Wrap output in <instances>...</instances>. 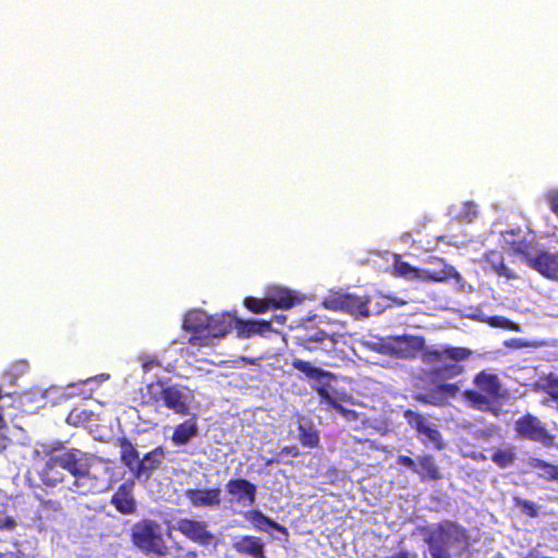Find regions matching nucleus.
<instances>
[{"label": "nucleus", "mask_w": 558, "mask_h": 558, "mask_svg": "<svg viewBox=\"0 0 558 558\" xmlns=\"http://www.w3.org/2000/svg\"><path fill=\"white\" fill-rule=\"evenodd\" d=\"M243 305L253 314H264L271 310L268 298L246 296L243 300Z\"/></svg>", "instance_id": "obj_36"}, {"label": "nucleus", "mask_w": 558, "mask_h": 558, "mask_svg": "<svg viewBox=\"0 0 558 558\" xmlns=\"http://www.w3.org/2000/svg\"><path fill=\"white\" fill-rule=\"evenodd\" d=\"M420 353L425 364L441 363V365L435 366L427 372L433 381L440 380L441 383L434 385L425 391L414 392L412 397L415 401L425 405L444 407L448 403L449 399H454L460 393L458 383H447L446 380L464 373L465 368L460 363L469 360L473 352L465 347L446 345L440 349L424 344V349Z\"/></svg>", "instance_id": "obj_1"}, {"label": "nucleus", "mask_w": 558, "mask_h": 558, "mask_svg": "<svg viewBox=\"0 0 558 558\" xmlns=\"http://www.w3.org/2000/svg\"><path fill=\"white\" fill-rule=\"evenodd\" d=\"M0 558H5V555L0 551Z\"/></svg>", "instance_id": "obj_52"}, {"label": "nucleus", "mask_w": 558, "mask_h": 558, "mask_svg": "<svg viewBox=\"0 0 558 558\" xmlns=\"http://www.w3.org/2000/svg\"><path fill=\"white\" fill-rule=\"evenodd\" d=\"M291 365L294 369L303 373L308 379H315V380L335 379V375L331 372L313 366L307 361L296 359V360L292 361Z\"/></svg>", "instance_id": "obj_29"}, {"label": "nucleus", "mask_w": 558, "mask_h": 558, "mask_svg": "<svg viewBox=\"0 0 558 558\" xmlns=\"http://www.w3.org/2000/svg\"><path fill=\"white\" fill-rule=\"evenodd\" d=\"M3 396H4V395H3L2 390L0 389V399H1Z\"/></svg>", "instance_id": "obj_53"}, {"label": "nucleus", "mask_w": 558, "mask_h": 558, "mask_svg": "<svg viewBox=\"0 0 558 558\" xmlns=\"http://www.w3.org/2000/svg\"><path fill=\"white\" fill-rule=\"evenodd\" d=\"M299 440L307 448H316L319 445V435L312 426L299 425Z\"/></svg>", "instance_id": "obj_33"}, {"label": "nucleus", "mask_w": 558, "mask_h": 558, "mask_svg": "<svg viewBox=\"0 0 558 558\" xmlns=\"http://www.w3.org/2000/svg\"><path fill=\"white\" fill-rule=\"evenodd\" d=\"M537 389L547 393L553 400L558 401V376L548 374L541 378V381L537 384Z\"/></svg>", "instance_id": "obj_35"}, {"label": "nucleus", "mask_w": 558, "mask_h": 558, "mask_svg": "<svg viewBox=\"0 0 558 558\" xmlns=\"http://www.w3.org/2000/svg\"><path fill=\"white\" fill-rule=\"evenodd\" d=\"M393 270L398 276L420 280L421 269L411 266L408 262L397 260L393 265Z\"/></svg>", "instance_id": "obj_37"}, {"label": "nucleus", "mask_w": 558, "mask_h": 558, "mask_svg": "<svg viewBox=\"0 0 558 558\" xmlns=\"http://www.w3.org/2000/svg\"><path fill=\"white\" fill-rule=\"evenodd\" d=\"M353 439H354L355 444H367L371 449H377V447L375 446V442L371 439H361V438H356V437H354Z\"/></svg>", "instance_id": "obj_47"}, {"label": "nucleus", "mask_w": 558, "mask_h": 558, "mask_svg": "<svg viewBox=\"0 0 558 558\" xmlns=\"http://www.w3.org/2000/svg\"><path fill=\"white\" fill-rule=\"evenodd\" d=\"M36 500L39 502L38 513L39 518L49 519L54 514L62 511V504L58 499L45 498L39 494L35 495Z\"/></svg>", "instance_id": "obj_31"}, {"label": "nucleus", "mask_w": 558, "mask_h": 558, "mask_svg": "<svg viewBox=\"0 0 558 558\" xmlns=\"http://www.w3.org/2000/svg\"><path fill=\"white\" fill-rule=\"evenodd\" d=\"M433 263L436 265L434 268L421 269L420 280L432 281V282H444L451 278L457 281H461V275L456 270L454 267L445 263L444 259L432 257Z\"/></svg>", "instance_id": "obj_19"}, {"label": "nucleus", "mask_w": 558, "mask_h": 558, "mask_svg": "<svg viewBox=\"0 0 558 558\" xmlns=\"http://www.w3.org/2000/svg\"><path fill=\"white\" fill-rule=\"evenodd\" d=\"M233 329L236 331L238 338L248 339L255 336H265L271 331L272 325L269 320H244L234 316Z\"/></svg>", "instance_id": "obj_21"}, {"label": "nucleus", "mask_w": 558, "mask_h": 558, "mask_svg": "<svg viewBox=\"0 0 558 558\" xmlns=\"http://www.w3.org/2000/svg\"><path fill=\"white\" fill-rule=\"evenodd\" d=\"M210 316L203 311H191L183 319L182 328L190 332L187 343L194 347H209L213 344Z\"/></svg>", "instance_id": "obj_9"}, {"label": "nucleus", "mask_w": 558, "mask_h": 558, "mask_svg": "<svg viewBox=\"0 0 558 558\" xmlns=\"http://www.w3.org/2000/svg\"><path fill=\"white\" fill-rule=\"evenodd\" d=\"M8 438L3 435H0V450H4L7 448Z\"/></svg>", "instance_id": "obj_48"}, {"label": "nucleus", "mask_w": 558, "mask_h": 558, "mask_svg": "<svg viewBox=\"0 0 558 558\" xmlns=\"http://www.w3.org/2000/svg\"><path fill=\"white\" fill-rule=\"evenodd\" d=\"M184 496L194 508H218L221 505V488H187Z\"/></svg>", "instance_id": "obj_15"}, {"label": "nucleus", "mask_w": 558, "mask_h": 558, "mask_svg": "<svg viewBox=\"0 0 558 558\" xmlns=\"http://www.w3.org/2000/svg\"><path fill=\"white\" fill-rule=\"evenodd\" d=\"M295 343L307 351H316L318 349L329 351L333 349L338 342L336 333L329 335L322 329L313 332L306 331L305 333L295 338Z\"/></svg>", "instance_id": "obj_14"}, {"label": "nucleus", "mask_w": 558, "mask_h": 558, "mask_svg": "<svg viewBox=\"0 0 558 558\" xmlns=\"http://www.w3.org/2000/svg\"><path fill=\"white\" fill-rule=\"evenodd\" d=\"M232 548L243 557L266 558L265 543L258 536H236L232 539Z\"/></svg>", "instance_id": "obj_20"}, {"label": "nucleus", "mask_w": 558, "mask_h": 558, "mask_svg": "<svg viewBox=\"0 0 558 558\" xmlns=\"http://www.w3.org/2000/svg\"><path fill=\"white\" fill-rule=\"evenodd\" d=\"M506 345L511 349H523L530 347V343L523 339H511L506 342Z\"/></svg>", "instance_id": "obj_46"}, {"label": "nucleus", "mask_w": 558, "mask_h": 558, "mask_svg": "<svg viewBox=\"0 0 558 558\" xmlns=\"http://www.w3.org/2000/svg\"><path fill=\"white\" fill-rule=\"evenodd\" d=\"M529 465L532 469L539 470L538 476L545 481L554 482L556 475V464L544 461L539 458H531L529 460Z\"/></svg>", "instance_id": "obj_32"}, {"label": "nucleus", "mask_w": 558, "mask_h": 558, "mask_svg": "<svg viewBox=\"0 0 558 558\" xmlns=\"http://www.w3.org/2000/svg\"><path fill=\"white\" fill-rule=\"evenodd\" d=\"M421 532L432 558L461 557L471 546L468 530L452 520H442L432 527H423Z\"/></svg>", "instance_id": "obj_3"}, {"label": "nucleus", "mask_w": 558, "mask_h": 558, "mask_svg": "<svg viewBox=\"0 0 558 558\" xmlns=\"http://www.w3.org/2000/svg\"><path fill=\"white\" fill-rule=\"evenodd\" d=\"M407 423L416 432L417 438L425 446L432 445L435 449L441 450L445 447L442 437L437 426L427 421V418L418 412L407 409L403 412Z\"/></svg>", "instance_id": "obj_11"}, {"label": "nucleus", "mask_w": 558, "mask_h": 558, "mask_svg": "<svg viewBox=\"0 0 558 558\" xmlns=\"http://www.w3.org/2000/svg\"><path fill=\"white\" fill-rule=\"evenodd\" d=\"M197 556H198V554H197V551H196V550H189V551L186 553V557H187V558H197Z\"/></svg>", "instance_id": "obj_50"}, {"label": "nucleus", "mask_w": 558, "mask_h": 558, "mask_svg": "<svg viewBox=\"0 0 558 558\" xmlns=\"http://www.w3.org/2000/svg\"><path fill=\"white\" fill-rule=\"evenodd\" d=\"M554 482H557V483H558V465H557V468H556V475H555V480H554Z\"/></svg>", "instance_id": "obj_51"}, {"label": "nucleus", "mask_w": 558, "mask_h": 558, "mask_svg": "<svg viewBox=\"0 0 558 558\" xmlns=\"http://www.w3.org/2000/svg\"><path fill=\"white\" fill-rule=\"evenodd\" d=\"M463 215L468 218L469 221H472L473 218L476 217V210L473 203L466 202L463 205Z\"/></svg>", "instance_id": "obj_45"}, {"label": "nucleus", "mask_w": 558, "mask_h": 558, "mask_svg": "<svg viewBox=\"0 0 558 558\" xmlns=\"http://www.w3.org/2000/svg\"><path fill=\"white\" fill-rule=\"evenodd\" d=\"M282 456H289V457H292V458H296V457L300 456V450H299L298 446H295V445L284 446L283 448H281L278 457L268 459L265 462V464L268 466V465H272V464H276V463H281L282 462V460H281Z\"/></svg>", "instance_id": "obj_40"}, {"label": "nucleus", "mask_w": 558, "mask_h": 558, "mask_svg": "<svg viewBox=\"0 0 558 558\" xmlns=\"http://www.w3.org/2000/svg\"><path fill=\"white\" fill-rule=\"evenodd\" d=\"M226 492L239 504L253 506L256 502L257 486L246 478L229 480Z\"/></svg>", "instance_id": "obj_16"}, {"label": "nucleus", "mask_w": 558, "mask_h": 558, "mask_svg": "<svg viewBox=\"0 0 558 558\" xmlns=\"http://www.w3.org/2000/svg\"><path fill=\"white\" fill-rule=\"evenodd\" d=\"M514 430L518 438L541 442L544 446H551L554 436H551L546 426L538 417L526 413L519 417L514 423Z\"/></svg>", "instance_id": "obj_12"}, {"label": "nucleus", "mask_w": 558, "mask_h": 558, "mask_svg": "<svg viewBox=\"0 0 558 558\" xmlns=\"http://www.w3.org/2000/svg\"><path fill=\"white\" fill-rule=\"evenodd\" d=\"M161 366V363L153 356H147L142 362V368L145 373L150 372L155 367Z\"/></svg>", "instance_id": "obj_43"}, {"label": "nucleus", "mask_w": 558, "mask_h": 558, "mask_svg": "<svg viewBox=\"0 0 558 558\" xmlns=\"http://www.w3.org/2000/svg\"><path fill=\"white\" fill-rule=\"evenodd\" d=\"M513 504L517 508L520 509V511L529 517V518H536L538 517V507L533 501L523 499L519 496L513 497Z\"/></svg>", "instance_id": "obj_39"}, {"label": "nucleus", "mask_w": 558, "mask_h": 558, "mask_svg": "<svg viewBox=\"0 0 558 558\" xmlns=\"http://www.w3.org/2000/svg\"><path fill=\"white\" fill-rule=\"evenodd\" d=\"M529 267L545 278L558 281V253L539 251L529 262Z\"/></svg>", "instance_id": "obj_18"}, {"label": "nucleus", "mask_w": 558, "mask_h": 558, "mask_svg": "<svg viewBox=\"0 0 558 558\" xmlns=\"http://www.w3.org/2000/svg\"><path fill=\"white\" fill-rule=\"evenodd\" d=\"M389 558H409V555L407 551L402 550V551H399L397 555L389 557Z\"/></svg>", "instance_id": "obj_49"}, {"label": "nucleus", "mask_w": 558, "mask_h": 558, "mask_svg": "<svg viewBox=\"0 0 558 558\" xmlns=\"http://www.w3.org/2000/svg\"><path fill=\"white\" fill-rule=\"evenodd\" d=\"M142 398L144 404L162 405L181 416L190 414L187 396L178 385H167L162 379L147 384Z\"/></svg>", "instance_id": "obj_6"}, {"label": "nucleus", "mask_w": 558, "mask_h": 558, "mask_svg": "<svg viewBox=\"0 0 558 558\" xmlns=\"http://www.w3.org/2000/svg\"><path fill=\"white\" fill-rule=\"evenodd\" d=\"M550 210L558 217V191H553L546 197Z\"/></svg>", "instance_id": "obj_44"}, {"label": "nucleus", "mask_w": 558, "mask_h": 558, "mask_svg": "<svg viewBox=\"0 0 558 558\" xmlns=\"http://www.w3.org/2000/svg\"><path fill=\"white\" fill-rule=\"evenodd\" d=\"M397 463L399 465L405 466L410 469L413 473L416 471L417 462H415L411 457L409 456H398Z\"/></svg>", "instance_id": "obj_42"}, {"label": "nucleus", "mask_w": 558, "mask_h": 558, "mask_svg": "<svg viewBox=\"0 0 558 558\" xmlns=\"http://www.w3.org/2000/svg\"><path fill=\"white\" fill-rule=\"evenodd\" d=\"M120 461L135 480H149L154 471L159 470L166 457L163 446H157L140 458V452L128 437H119Z\"/></svg>", "instance_id": "obj_4"}, {"label": "nucleus", "mask_w": 558, "mask_h": 558, "mask_svg": "<svg viewBox=\"0 0 558 558\" xmlns=\"http://www.w3.org/2000/svg\"><path fill=\"white\" fill-rule=\"evenodd\" d=\"M211 320V335L215 339H222L233 330L234 316L230 313L209 315Z\"/></svg>", "instance_id": "obj_28"}, {"label": "nucleus", "mask_w": 558, "mask_h": 558, "mask_svg": "<svg viewBox=\"0 0 558 558\" xmlns=\"http://www.w3.org/2000/svg\"><path fill=\"white\" fill-rule=\"evenodd\" d=\"M314 389L319 396L320 400L327 403L330 408L343 414L348 418L356 417V413L354 411L343 408L342 404H340L331 395L329 383H322L320 385L314 387Z\"/></svg>", "instance_id": "obj_30"}, {"label": "nucleus", "mask_w": 558, "mask_h": 558, "mask_svg": "<svg viewBox=\"0 0 558 558\" xmlns=\"http://www.w3.org/2000/svg\"><path fill=\"white\" fill-rule=\"evenodd\" d=\"M198 433V425L196 420L187 418L184 422L178 424L171 436V441L175 446H184Z\"/></svg>", "instance_id": "obj_24"}, {"label": "nucleus", "mask_w": 558, "mask_h": 558, "mask_svg": "<svg viewBox=\"0 0 558 558\" xmlns=\"http://www.w3.org/2000/svg\"><path fill=\"white\" fill-rule=\"evenodd\" d=\"M473 384L476 389L461 392L464 401L478 411H490L493 403L505 397L502 384L497 374L481 371L475 374Z\"/></svg>", "instance_id": "obj_5"}, {"label": "nucleus", "mask_w": 558, "mask_h": 558, "mask_svg": "<svg viewBox=\"0 0 558 558\" xmlns=\"http://www.w3.org/2000/svg\"><path fill=\"white\" fill-rule=\"evenodd\" d=\"M425 338L418 335L390 336L376 344L380 354L399 359L413 360L424 349Z\"/></svg>", "instance_id": "obj_8"}, {"label": "nucleus", "mask_w": 558, "mask_h": 558, "mask_svg": "<svg viewBox=\"0 0 558 558\" xmlns=\"http://www.w3.org/2000/svg\"><path fill=\"white\" fill-rule=\"evenodd\" d=\"M15 525V520L0 510V530H13Z\"/></svg>", "instance_id": "obj_41"}, {"label": "nucleus", "mask_w": 558, "mask_h": 558, "mask_svg": "<svg viewBox=\"0 0 558 558\" xmlns=\"http://www.w3.org/2000/svg\"><path fill=\"white\" fill-rule=\"evenodd\" d=\"M133 489L134 482L126 481L122 483L111 496L110 504L123 515H130L136 512V500Z\"/></svg>", "instance_id": "obj_17"}, {"label": "nucleus", "mask_w": 558, "mask_h": 558, "mask_svg": "<svg viewBox=\"0 0 558 558\" xmlns=\"http://www.w3.org/2000/svg\"><path fill=\"white\" fill-rule=\"evenodd\" d=\"M268 301L271 308L289 310L294 306L298 296L292 291L283 288H276L269 291Z\"/></svg>", "instance_id": "obj_27"}, {"label": "nucleus", "mask_w": 558, "mask_h": 558, "mask_svg": "<svg viewBox=\"0 0 558 558\" xmlns=\"http://www.w3.org/2000/svg\"><path fill=\"white\" fill-rule=\"evenodd\" d=\"M489 326L495 328H502L511 331H520L521 327L518 323L505 317V316H490L487 318Z\"/></svg>", "instance_id": "obj_38"}, {"label": "nucleus", "mask_w": 558, "mask_h": 558, "mask_svg": "<svg viewBox=\"0 0 558 558\" xmlns=\"http://www.w3.org/2000/svg\"><path fill=\"white\" fill-rule=\"evenodd\" d=\"M369 302V296L362 298L351 293L333 292L326 296L322 304L330 311L344 312L355 318H366L371 315L368 311Z\"/></svg>", "instance_id": "obj_10"}, {"label": "nucleus", "mask_w": 558, "mask_h": 558, "mask_svg": "<svg viewBox=\"0 0 558 558\" xmlns=\"http://www.w3.org/2000/svg\"><path fill=\"white\" fill-rule=\"evenodd\" d=\"M244 518L250 521L254 527L262 532H268L269 529L287 533V529L272 519L265 515L262 511L254 509L246 511Z\"/></svg>", "instance_id": "obj_26"}, {"label": "nucleus", "mask_w": 558, "mask_h": 558, "mask_svg": "<svg viewBox=\"0 0 558 558\" xmlns=\"http://www.w3.org/2000/svg\"><path fill=\"white\" fill-rule=\"evenodd\" d=\"M492 461L501 469L512 465L515 461L514 449L512 447L497 449L492 456Z\"/></svg>", "instance_id": "obj_34"}, {"label": "nucleus", "mask_w": 558, "mask_h": 558, "mask_svg": "<svg viewBox=\"0 0 558 558\" xmlns=\"http://www.w3.org/2000/svg\"><path fill=\"white\" fill-rule=\"evenodd\" d=\"M484 260L498 277H505L508 280L518 279L517 272L506 265L502 252L490 250L485 254Z\"/></svg>", "instance_id": "obj_22"}, {"label": "nucleus", "mask_w": 558, "mask_h": 558, "mask_svg": "<svg viewBox=\"0 0 558 558\" xmlns=\"http://www.w3.org/2000/svg\"><path fill=\"white\" fill-rule=\"evenodd\" d=\"M510 234L515 238L506 241L509 250L522 256L525 264L529 266V262L535 256L533 252L535 251L536 242L532 238L517 235L513 231H511Z\"/></svg>", "instance_id": "obj_23"}, {"label": "nucleus", "mask_w": 558, "mask_h": 558, "mask_svg": "<svg viewBox=\"0 0 558 558\" xmlns=\"http://www.w3.org/2000/svg\"><path fill=\"white\" fill-rule=\"evenodd\" d=\"M175 530L201 546H208L215 538L214 534L207 529L205 521L181 518L175 523Z\"/></svg>", "instance_id": "obj_13"}, {"label": "nucleus", "mask_w": 558, "mask_h": 558, "mask_svg": "<svg viewBox=\"0 0 558 558\" xmlns=\"http://www.w3.org/2000/svg\"><path fill=\"white\" fill-rule=\"evenodd\" d=\"M415 474L422 481H439L442 478L441 472L432 454H424L418 458Z\"/></svg>", "instance_id": "obj_25"}, {"label": "nucleus", "mask_w": 558, "mask_h": 558, "mask_svg": "<svg viewBox=\"0 0 558 558\" xmlns=\"http://www.w3.org/2000/svg\"><path fill=\"white\" fill-rule=\"evenodd\" d=\"M131 541L145 555L166 557L170 553L160 525L150 519L136 522L131 531Z\"/></svg>", "instance_id": "obj_7"}, {"label": "nucleus", "mask_w": 558, "mask_h": 558, "mask_svg": "<svg viewBox=\"0 0 558 558\" xmlns=\"http://www.w3.org/2000/svg\"><path fill=\"white\" fill-rule=\"evenodd\" d=\"M94 458L77 448H66L51 452L43 466L39 478L47 487H56L65 480L63 471L73 476L68 490L81 495H95L106 490L109 485L106 480L93 472Z\"/></svg>", "instance_id": "obj_2"}]
</instances>
